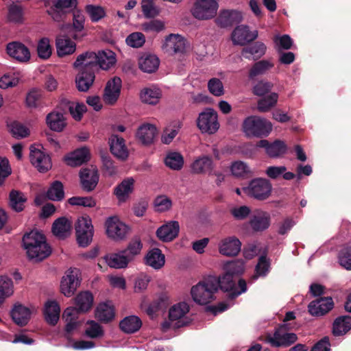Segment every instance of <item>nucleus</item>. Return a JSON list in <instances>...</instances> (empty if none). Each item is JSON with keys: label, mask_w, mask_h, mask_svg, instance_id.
<instances>
[{"label": "nucleus", "mask_w": 351, "mask_h": 351, "mask_svg": "<svg viewBox=\"0 0 351 351\" xmlns=\"http://www.w3.org/2000/svg\"><path fill=\"white\" fill-rule=\"evenodd\" d=\"M114 53L110 50L86 51L80 54L73 63L75 69L79 71L97 72L100 69L108 70L115 64Z\"/></svg>", "instance_id": "f257e3e1"}, {"label": "nucleus", "mask_w": 351, "mask_h": 351, "mask_svg": "<svg viewBox=\"0 0 351 351\" xmlns=\"http://www.w3.org/2000/svg\"><path fill=\"white\" fill-rule=\"evenodd\" d=\"M22 245L28 258L36 262L42 261L51 254L45 236L38 230L26 232L22 238Z\"/></svg>", "instance_id": "f03ea898"}, {"label": "nucleus", "mask_w": 351, "mask_h": 351, "mask_svg": "<svg viewBox=\"0 0 351 351\" xmlns=\"http://www.w3.org/2000/svg\"><path fill=\"white\" fill-rule=\"evenodd\" d=\"M210 278H213L217 282V291H218L220 289L224 292H228V297L230 300L237 298L247 289V283L244 279L237 278L226 272L221 276H210Z\"/></svg>", "instance_id": "7ed1b4c3"}, {"label": "nucleus", "mask_w": 351, "mask_h": 351, "mask_svg": "<svg viewBox=\"0 0 351 351\" xmlns=\"http://www.w3.org/2000/svg\"><path fill=\"white\" fill-rule=\"evenodd\" d=\"M217 281L208 276L204 280L193 286L191 290L192 298L195 302L200 305H206L215 300Z\"/></svg>", "instance_id": "20e7f679"}, {"label": "nucleus", "mask_w": 351, "mask_h": 351, "mask_svg": "<svg viewBox=\"0 0 351 351\" xmlns=\"http://www.w3.org/2000/svg\"><path fill=\"white\" fill-rule=\"evenodd\" d=\"M243 130L247 136L263 138L267 136L272 130L270 121L257 116H250L243 123Z\"/></svg>", "instance_id": "39448f33"}, {"label": "nucleus", "mask_w": 351, "mask_h": 351, "mask_svg": "<svg viewBox=\"0 0 351 351\" xmlns=\"http://www.w3.org/2000/svg\"><path fill=\"white\" fill-rule=\"evenodd\" d=\"M243 190L248 196L263 201L270 197L272 184L266 178H256L250 181L248 185L243 187Z\"/></svg>", "instance_id": "423d86ee"}, {"label": "nucleus", "mask_w": 351, "mask_h": 351, "mask_svg": "<svg viewBox=\"0 0 351 351\" xmlns=\"http://www.w3.org/2000/svg\"><path fill=\"white\" fill-rule=\"evenodd\" d=\"M291 329L289 324H282L276 328L274 336H267V341L275 348H287L294 344L298 337L295 333L289 332Z\"/></svg>", "instance_id": "0eeeda50"}, {"label": "nucleus", "mask_w": 351, "mask_h": 351, "mask_svg": "<svg viewBox=\"0 0 351 351\" xmlns=\"http://www.w3.org/2000/svg\"><path fill=\"white\" fill-rule=\"evenodd\" d=\"M218 8V0H196L191 12L195 19L208 20L216 16Z\"/></svg>", "instance_id": "6e6552de"}, {"label": "nucleus", "mask_w": 351, "mask_h": 351, "mask_svg": "<svg viewBox=\"0 0 351 351\" xmlns=\"http://www.w3.org/2000/svg\"><path fill=\"white\" fill-rule=\"evenodd\" d=\"M75 233L78 245L80 247H87L92 241L93 237V226L88 217H81L75 223Z\"/></svg>", "instance_id": "1a4fd4ad"}, {"label": "nucleus", "mask_w": 351, "mask_h": 351, "mask_svg": "<svg viewBox=\"0 0 351 351\" xmlns=\"http://www.w3.org/2000/svg\"><path fill=\"white\" fill-rule=\"evenodd\" d=\"M77 0H53L47 12L53 21L60 22L65 19L67 13L77 7Z\"/></svg>", "instance_id": "9d476101"}, {"label": "nucleus", "mask_w": 351, "mask_h": 351, "mask_svg": "<svg viewBox=\"0 0 351 351\" xmlns=\"http://www.w3.org/2000/svg\"><path fill=\"white\" fill-rule=\"evenodd\" d=\"M197 125L202 132L215 133L219 128L217 112L210 108L202 112L197 118Z\"/></svg>", "instance_id": "9b49d317"}, {"label": "nucleus", "mask_w": 351, "mask_h": 351, "mask_svg": "<svg viewBox=\"0 0 351 351\" xmlns=\"http://www.w3.org/2000/svg\"><path fill=\"white\" fill-rule=\"evenodd\" d=\"M105 227L107 236L114 241L123 240L128 232V226L117 216L108 217L105 222Z\"/></svg>", "instance_id": "f8f14e48"}, {"label": "nucleus", "mask_w": 351, "mask_h": 351, "mask_svg": "<svg viewBox=\"0 0 351 351\" xmlns=\"http://www.w3.org/2000/svg\"><path fill=\"white\" fill-rule=\"evenodd\" d=\"M79 271L76 269H69L62 278L60 282V292L66 297L72 296L80 285L78 278Z\"/></svg>", "instance_id": "ddd939ff"}, {"label": "nucleus", "mask_w": 351, "mask_h": 351, "mask_svg": "<svg viewBox=\"0 0 351 351\" xmlns=\"http://www.w3.org/2000/svg\"><path fill=\"white\" fill-rule=\"evenodd\" d=\"M79 177L81 188L86 192L93 191L96 188L99 179L97 169L93 167L81 169Z\"/></svg>", "instance_id": "4468645a"}, {"label": "nucleus", "mask_w": 351, "mask_h": 351, "mask_svg": "<svg viewBox=\"0 0 351 351\" xmlns=\"http://www.w3.org/2000/svg\"><path fill=\"white\" fill-rule=\"evenodd\" d=\"M122 86V81L119 77L110 79L105 86L103 99L106 104L114 105L118 100Z\"/></svg>", "instance_id": "2eb2a0df"}, {"label": "nucleus", "mask_w": 351, "mask_h": 351, "mask_svg": "<svg viewBox=\"0 0 351 351\" xmlns=\"http://www.w3.org/2000/svg\"><path fill=\"white\" fill-rule=\"evenodd\" d=\"M334 307V302L331 297H319L313 300L308 305V311L309 313L315 317H321Z\"/></svg>", "instance_id": "dca6fc26"}, {"label": "nucleus", "mask_w": 351, "mask_h": 351, "mask_svg": "<svg viewBox=\"0 0 351 351\" xmlns=\"http://www.w3.org/2000/svg\"><path fill=\"white\" fill-rule=\"evenodd\" d=\"M30 162L39 172L45 173L51 168V158L33 145L30 147Z\"/></svg>", "instance_id": "f3484780"}, {"label": "nucleus", "mask_w": 351, "mask_h": 351, "mask_svg": "<svg viewBox=\"0 0 351 351\" xmlns=\"http://www.w3.org/2000/svg\"><path fill=\"white\" fill-rule=\"evenodd\" d=\"M110 151L120 161H125L129 156V151L123 138L112 134L108 139Z\"/></svg>", "instance_id": "a211bd4d"}, {"label": "nucleus", "mask_w": 351, "mask_h": 351, "mask_svg": "<svg viewBox=\"0 0 351 351\" xmlns=\"http://www.w3.org/2000/svg\"><path fill=\"white\" fill-rule=\"evenodd\" d=\"M256 146L265 149L266 154L269 157L277 158L284 155L287 150V146L284 141L275 140L269 143L267 140L262 139L257 142Z\"/></svg>", "instance_id": "6ab92c4d"}, {"label": "nucleus", "mask_w": 351, "mask_h": 351, "mask_svg": "<svg viewBox=\"0 0 351 351\" xmlns=\"http://www.w3.org/2000/svg\"><path fill=\"white\" fill-rule=\"evenodd\" d=\"M6 52L9 56L19 62H26L31 57L29 49L24 44L18 41L7 44Z\"/></svg>", "instance_id": "aec40b11"}, {"label": "nucleus", "mask_w": 351, "mask_h": 351, "mask_svg": "<svg viewBox=\"0 0 351 351\" xmlns=\"http://www.w3.org/2000/svg\"><path fill=\"white\" fill-rule=\"evenodd\" d=\"M242 21V15L237 10H223L220 11L215 21L221 28L232 27Z\"/></svg>", "instance_id": "412c9836"}, {"label": "nucleus", "mask_w": 351, "mask_h": 351, "mask_svg": "<svg viewBox=\"0 0 351 351\" xmlns=\"http://www.w3.org/2000/svg\"><path fill=\"white\" fill-rule=\"evenodd\" d=\"M163 49L169 53H184L186 51V40L179 34H171L166 37Z\"/></svg>", "instance_id": "4be33fe9"}, {"label": "nucleus", "mask_w": 351, "mask_h": 351, "mask_svg": "<svg viewBox=\"0 0 351 351\" xmlns=\"http://www.w3.org/2000/svg\"><path fill=\"white\" fill-rule=\"evenodd\" d=\"M258 37V31L251 32L248 26H237L232 34V41L239 45H244L254 40Z\"/></svg>", "instance_id": "5701e85b"}, {"label": "nucleus", "mask_w": 351, "mask_h": 351, "mask_svg": "<svg viewBox=\"0 0 351 351\" xmlns=\"http://www.w3.org/2000/svg\"><path fill=\"white\" fill-rule=\"evenodd\" d=\"M271 223V216L267 212L256 211L250 217L249 224L254 232H258L267 230Z\"/></svg>", "instance_id": "b1692460"}, {"label": "nucleus", "mask_w": 351, "mask_h": 351, "mask_svg": "<svg viewBox=\"0 0 351 351\" xmlns=\"http://www.w3.org/2000/svg\"><path fill=\"white\" fill-rule=\"evenodd\" d=\"M179 231V223L176 221H171L158 228L156 236L163 242H169L178 236Z\"/></svg>", "instance_id": "393cba45"}, {"label": "nucleus", "mask_w": 351, "mask_h": 351, "mask_svg": "<svg viewBox=\"0 0 351 351\" xmlns=\"http://www.w3.org/2000/svg\"><path fill=\"white\" fill-rule=\"evenodd\" d=\"M135 180L133 178H127L117 184L113 190V194L116 196L119 202H125L134 189Z\"/></svg>", "instance_id": "a878e982"}, {"label": "nucleus", "mask_w": 351, "mask_h": 351, "mask_svg": "<svg viewBox=\"0 0 351 351\" xmlns=\"http://www.w3.org/2000/svg\"><path fill=\"white\" fill-rule=\"evenodd\" d=\"M191 171L195 174L212 176L214 163L210 156L204 155L195 159L191 165Z\"/></svg>", "instance_id": "bb28decb"}, {"label": "nucleus", "mask_w": 351, "mask_h": 351, "mask_svg": "<svg viewBox=\"0 0 351 351\" xmlns=\"http://www.w3.org/2000/svg\"><path fill=\"white\" fill-rule=\"evenodd\" d=\"M241 242L236 237H229L221 240L219 252L226 256H235L241 251Z\"/></svg>", "instance_id": "cd10ccee"}, {"label": "nucleus", "mask_w": 351, "mask_h": 351, "mask_svg": "<svg viewBox=\"0 0 351 351\" xmlns=\"http://www.w3.org/2000/svg\"><path fill=\"white\" fill-rule=\"evenodd\" d=\"M189 311V306L186 302H180L171 307L169 311V319L170 321H177L173 326L174 328H178L187 324L182 318Z\"/></svg>", "instance_id": "c85d7f7f"}, {"label": "nucleus", "mask_w": 351, "mask_h": 351, "mask_svg": "<svg viewBox=\"0 0 351 351\" xmlns=\"http://www.w3.org/2000/svg\"><path fill=\"white\" fill-rule=\"evenodd\" d=\"M90 152L88 148L81 147L71 152L64 157L67 165L75 167H78L89 160Z\"/></svg>", "instance_id": "c756f323"}, {"label": "nucleus", "mask_w": 351, "mask_h": 351, "mask_svg": "<svg viewBox=\"0 0 351 351\" xmlns=\"http://www.w3.org/2000/svg\"><path fill=\"white\" fill-rule=\"evenodd\" d=\"M46 123L51 130L56 132H62L67 125L63 113L55 110L47 115Z\"/></svg>", "instance_id": "7c9ffc66"}, {"label": "nucleus", "mask_w": 351, "mask_h": 351, "mask_svg": "<svg viewBox=\"0 0 351 351\" xmlns=\"http://www.w3.org/2000/svg\"><path fill=\"white\" fill-rule=\"evenodd\" d=\"M14 322L20 326H25L30 319L31 311L29 308L21 304H15L10 312Z\"/></svg>", "instance_id": "2f4dec72"}, {"label": "nucleus", "mask_w": 351, "mask_h": 351, "mask_svg": "<svg viewBox=\"0 0 351 351\" xmlns=\"http://www.w3.org/2000/svg\"><path fill=\"white\" fill-rule=\"evenodd\" d=\"M266 50V45L262 42L257 41L245 47L241 51V55L248 60H258L265 54Z\"/></svg>", "instance_id": "473e14b6"}, {"label": "nucleus", "mask_w": 351, "mask_h": 351, "mask_svg": "<svg viewBox=\"0 0 351 351\" xmlns=\"http://www.w3.org/2000/svg\"><path fill=\"white\" fill-rule=\"evenodd\" d=\"M95 73L93 71H79L75 77L76 87L79 91L86 92L93 85L95 79Z\"/></svg>", "instance_id": "72a5a7b5"}, {"label": "nucleus", "mask_w": 351, "mask_h": 351, "mask_svg": "<svg viewBox=\"0 0 351 351\" xmlns=\"http://www.w3.org/2000/svg\"><path fill=\"white\" fill-rule=\"evenodd\" d=\"M156 134V128L154 125L146 123L138 128L136 136L143 145H149L153 143Z\"/></svg>", "instance_id": "f704fd0d"}, {"label": "nucleus", "mask_w": 351, "mask_h": 351, "mask_svg": "<svg viewBox=\"0 0 351 351\" xmlns=\"http://www.w3.org/2000/svg\"><path fill=\"white\" fill-rule=\"evenodd\" d=\"M141 326L142 321L136 315L127 316L119 322L121 330L126 334H133L138 331Z\"/></svg>", "instance_id": "c9c22d12"}, {"label": "nucleus", "mask_w": 351, "mask_h": 351, "mask_svg": "<svg viewBox=\"0 0 351 351\" xmlns=\"http://www.w3.org/2000/svg\"><path fill=\"white\" fill-rule=\"evenodd\" d=\"M56 49L58 56L63 57L72 54L76 49L75 43L65 36H60L56 38Z\"/></svg>", "instance_id": "e433bc0d"}, {"label": "nucleus", "mask_w": 351, "mask_h": 351, "mask_svg": "<svg viewBox=\"0 0 351 351\" xmlns=\"http://www.w3.org/2000/svg\"><path fill=\"white\" fill-rule=\"evenodd\" d=\"M60 308L56 301H48L45 305L44 315L46 322L55 326L59 320Z\"/></svg>", "instance_id": "4c0bfd02"}, {"label": "nucleus", "mask_w": 351, "mask_h": 351, "mask_svg": "<svg viewBox=\"0 0 351 351\" xmlns=\"http://www.w3.org/2000/svg\"><path fill=\"white\" fill-rule=\"evenodd\" d=\"M93 295L90 291H82L75 298V304L78 312L86 313L90 311L93 304Z\"/></svg>", "instance_id": "58836bf2"}, {"label": "nucleus", "mask_w": 351, "mask_h": 351, "mask_svg": "<svg viewBox=\"0 0 351 351\" xmlns=\"http://www.w3.org/2000/svg\"><path fill=\"white\" fill-rule=\"evenodd\" d=\"M351 330V316L337 317L332 324V334L335 337L342 336Z\"/></svg>", "instance_id": "ea45409f"}, {"label": "nucleus", "mask_w": 351, "mask_h": 351, "mask_svg": "<svg viewBox=\"0 0 351 351\" xmlns=\"http://www.w3.org/2000/svg\"><path fill=\"white\" fill-rule=\"evenodd\" d=\"M145 264L156 269L162 268L165 263V255L158 248H153L150 250L145 256Z\"/></svg>", "instance_id": "a19ab883"}, {"label": "nucleus", "mask_w": 351, "mask_h": 351, "mask_svg": "<svg viewBox=\"0 0 351 351\" xmlns=\"http://www.w3.org/2000/svg\"><path fill=\"white\" fill-rule=\"evenodd\" d=\"M71 222L64 217L57 219L52 225V232L59 239H64L71 231Z\"/></svg>", "instance_id": "79ce46f5"}, {"label": "nucleus", "mask_w": 351, "mask_h": 351, "mask_svg": "<svg viewBox=\"0 0 351 351\" xmlns=\"http://www.w3.org/2000/svg\"><path fill=\"white\" fill-rule=\"evenodd\" d=\"M160 64L158 58L153 54H146L142 56L138 61L139 68L143 72L152 73L155 72Z\"/></svg>", "instance_id": "37998d69"}, {"label": "nucleus", "mask_w": 351, "mask_h": 351, "mask_svg": "<svg viewBox=\"0 0 351 351\" xmlns=\"http://www.w3.org/2000/svg\"><path fill=\"white\" fill-rule=\"evenodd\" d=\"M85 18L80 11H75L73 13V23L68 24L66 29H69L70 36L75 40L78 38L76 32H80L84 29Z\"/></svg>", "instance_id": "c03bdc74"}, {"label": "nucleus", "mask_w": 351, "mask_h": 351, "mask_svg": "<svg viewBox=\"0 0 351 351\" xmlns=\"http://www.w3.org/2000/svg\"><path fill=\"white\" fill-rule=\"evenodd\" d=\"M274 66V63L268 60L256 62L249 70L248 77L250 80H254L257 76L263 75L272 69Z\"/></svg>", "instance_id": "a18cd8bd"}, {"label": "nucleus", "mask_w": 351, "mask_h": 351, "mask_svg": "<svg viewBox=\"0 0 351 351\" xmlns=\"http://www.w3.org/2000/svg\"><path fill=\"white\" fill-rule=\"evenodd\" d=\"M105 260L109 267L115 269H121L127 267L130 261V258L127 257L122 251L121 253L106 255Z\"/></svg>", "instance_id": "49530a36"}, {"label": "nucleus", "mask_w": 351, "mask_h": 351, "mask_svg": "<svg viewBox=\"0 0 351 351\" xmlns=\"http://www.w3.org/2000/svg\"><path fill=\"white\" fill-rule=\"evenodd\" d=\"M115 315L112 306L107 303L99 304L95 310V317L103 323L111 322Z\"/></svg>", "instance_id": "de8ad7c7"}, {"label": "nucleus", "mask_w": 351, "mask_h": 351, "mask_svg": "<svg viewBox=\"0 0 351 351\" xmlns=\"http://www.w3.org/2000/svg\"><path fill=\"white\" fill-rule=\"evenodd\" d=\"M10 207L16 212H21L24 209V204L27 202V197L20 191L12 189L9 194Z\"/></svg>", "instance_id": "09e8293b"}, {"label": "nucleus", "mask_w": 351, "mask_h": 351, "mask_svg": "<svg viewBox=\"0 0 351 351\" xmlns=\"http://www.w3.org/2000/svg\"><path fill=\"white\" fill-rule=\"evenodd\" d=\"M46 197L52 201H61L63 199L64 191L62 183L58 180L52 182L46 193Z\"/></svg>", "instance_id": "8fccbe9b"}, {"label": "nucleus", "mask_w": 351, "mask_h": 351, "mask_svg": "<svg viewBox=\"0 0 351 351\" xmlns=\"http://www.w3.org/2000/svg\"><path fill=\"white\" fill-rule=\"evenodd\" d=\"M167 167L173 170H180L184 165V158L179 152H169L164 160Z\"/></svg>", "instance_id": "3c124183"}, {"label": "nucleus", "mask_w": 351, "mask_h": 351, "mask_svg": "<svg viewBox=\"0 0 351 351\" xmlns=\"http://www.w3.org/2000/svg\"><path fill=\"white\" fill-rule=\"evenodd\" d=\"M14 292L13 282L7 276H0V305Z\"/></svg>", "instance_id": "603ef678"}, {"label": "nucleus", "mask_w": 351, "mask_h": 351, "mask_svg": "<svg viewBox=\"0 0 351 351\" xmlns=\"http://www.w3.org/2000/svg\"><path fill=\"white\" fill-rule=\"evenodd\" d=\"M278 99V95L276 93H271L269 95L260 99L257 103L258 111L261 112H268L276 106Z\"/></svg>", "instance_id": "864d4df0"}, {"label": "nucleus", "mask_w": 351, "mask_h": 351, "mask_svg": "<svg viewBox=\"0 0 351 351\" xmlns=\"http://www.w3.org/2000/svg\"><path fill=\"white\" fill-rule=\"evenodd\" d=\"M224 272L232 274V276L240 278L239 276L241 275L245 269L244 261L241 259H237L228 262L224 265Z\"/></svg>", "instance_id": "5fc2aeb1"}, {"label": "nucleus", "mask_w": 351, "mask_h": 351, "mask_svg": "<svg viewBox=\"0 0 351 351\" xmlns=\"http://www.w3.org/2000/svg\"><path fill=\"white\" fill-rule=\"evenodd\" d=\"M140 97L143 103L155 105L160 97V93L158 89L144 88L141 90Z\"/></svg>", "instance_id": "6e6d98bb"}, {"label": "nucleus", "mask_w": 351, "mask_h": 351, "mask_svg": "<svg viewBox=\"0 0 351 351\" xmlns=\"http://www.w3.org/2000/svg\"><path fill=\"white\" fill-rule=\"evenodd\" d=\"M8 19L14 23H21L23 20V10L20 5L12 4L8 8Z\"/></svg>", "instance_id": "4d7b16f0"}, {"label": "nucleus", "mask_w": 351, "mask_h": 351, "mask_svg": "<svg viewBox=\"0 0 351 351\" xmlns=\"http://www.w3.org/2000/svg\"><path fill=\"white\" fill-rule=\"evenodd\" d=\"M143 244L140 238L135 237L130 241L127 249L123 251L127 257L130 258V261L133 258L141 252Z\"/></svg>", "instance_id": "13d9d810"}, {"label": "nucleus", "mask_w": 351, "mask_h": 351, "mask_svg": "<svg viewBox=\"0 0 351 351\" xmlns=\"http://www.w3.org/2000/svg\"><path fill=\"white\" fill-rule=\"evenodd\" d=\"M85 11L88 14L92 22H98L106 16L105 10L99 5H87Z\"/></svg>", "instance_id": "bf43d9fd"}, {"label": "nucleus", "mask_w": 351, "mask_h": 351, "mask_svg": "<svg viewBox=\"0 0 351 351\" xmlns=\"http://www.w3.org/2000/svg\"><path fill=\"white\" fill-rule=\"evenodd\" d=\"M89 325L85 330V335L92 339L99 338L104 336V331L102 326L94 320H88L86 323Z\"/></svg>", "instance_id": "052dcab7"}, {"label": "nucleus", "mask_w": 351, "mask_h": 351, "mask_svg": "<svg viewBox=\"0 0 351 351\" xmlns=\"http://www.w3.org/2000/svg\"><path fill=\"white\" fill-rule=\"evenodd\" d=\"M141 8L145 18L154 19L160 14V10L154 5L153 0H143Z\"/></svg>", "instance_id": "680f3d73"}, {"label": "nucleus", "mask_w": 351, "mask_h": 351, "mask_svg": "<svg viewBox=\"0 0 351 351\" xmlns=\"http://www.w3.org/2000/svg\"><path fill=\"white\" fill-rule=\"evenodd\" d=\"M273 86L274 84L271 82L261 80L253 86L252 93L259 97L265 96L271 91Z\"/></svg>", "instance_id": "e2e57ef3"}, {"label": "nucleus", "mask_w": 351, "mask_h": 351, "mask_svg": "<svg viewBox=\"0 0 351 351\" xmlns=\"http://www.w3.org/2000/svg\"><path fill=\"white\" fill-rule=\"evenodd\" d=\"M68 202L72 206H82L88 208H93L96 206V201L92 197L74 196L69 198Z\"/></svg>", "instance_id": "0e129e2a"}, {"label": "nucleus", "mask_w": 351, "mask_h": 351, "mask_svg": "<svg viewBox=\"0 0 351 351\" xmlns=\"http://www.w3.org/2000/svg\"><path fill=\"white\" fill-rule=\"evenodd\" d=\"M37 52L39 58L46 60L51 55V47L49 40L47 38H43L40 40L37 46Z\"/></svg>", "instance_id": "69168bd1"}, {"label": "nucleus", "mask_w": 351, "mask_h": 351, "mask_svg": "<svg viewBox=\"0 0 351 351\" xmlns=\"http://www.w3.org/2000/svg\"><path fill=\"white\" fill-rule=\"evenodd\" d=\"M8 126L10 132L16 138H24L29 134L27 128L18 121H13Z\"/></svg>", "instance_id": "338daca9"}, {"label": "nucleus", "mask_w": 351, "mask_h": 351, "mask_svg": "<svg viewBox=\"0 0 351 351\" xmlns=\"http://www.w3.org/2000/svg\"><path fill=\"white\" fill-rule=\"evenodd\" d=\"M339 264L348 270H351V245L341 250L339 255Z\"/></svg>", "instance_id": "774afa93"}]
</instances>
